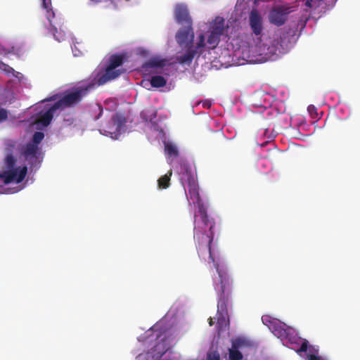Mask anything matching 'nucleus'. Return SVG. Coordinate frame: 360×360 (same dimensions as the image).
Listing matches in <instances>:
<instances>
[{
    "label": "nucleus",
    "mask_w": 360,
    "mask_h": 360,
    "mask_svg": "<svg viewBox=\"0 0 360 360\" xmlns=\"http://www.w3.org/2000/svg\"><path fill=\"white\" fill-rule=\"evenodd\" d=\"M141 115H142L143 117L146 121H150V122H152V121H153V120H154V119L156 117V115H157V114H156V111H155V110H153L151 111V113H150V117H148L147 116V115H146V111L143 112Z\"/></svg>",
    "instance_id": "26"
},
{
    "label": "nucleus",
    "mask_w": 360,
    "mask_h": 360,
    "mask_svg": "<svg viewBox=\"0 0 360 360\" xmlns=\"http://www.w3.org/2000/svg\"><path fill=\"white\" fill-rule=\"evenodd\" d=\"M51 0H42V6L44 9L46 10L47 14L46 17L49 21L50 22V24H51V18H54V12L53 11L52 8H51ZM50 32L53 34L54 38L58 41H61L64 39V35L63 34L58 33L57 28L56 27L51 26V28L50 29Z\"/></svg>",
    "instance_id": "16"
},
{
    "label": "nucleus",
    "mask_w": 360,
    "mask_h": 360,
    "mask_svg": "<svg viewBox=\"0 0 360 360\" xmlns=\"http://www.w3.org/2000/svg\"><path fill=\"white\" fill-rule=\"evenodd\" d=\"M295 34L296 30L290 28L280 30L279 38L276 39V44L279 45L283 50H287L291 46Z\"/></svg>",
    "instance_id": "12"
},
{
    "label": "nucleus",
    "mask_w": 360,
    "mask_h": 360,
    "mask_svg": "<svg viewBox=\"0 0 360 360\" xmlns=\"http://www.w3.org/2000/svg\"><path fill=\"white\" fill-rule=\"evenodd\" d=\"M207 360H220V356L217 352L209 354Z\"/></svg>",
    "instance_id": "28"
},
{
    "label": "nucleus",
    "mask_w": 360,
    "mask_h": 360,
    "mask_svg": "<svg viewBox=\"0 0 360 360\" xmlns=\"http://www.w3.org/2000/svg\"><path fill=\"white\" fill-rule=\"evenodd\" d=\"M180 180L182 184H187L189 198L193 203L198 205V212L203 224V226L200 224L194 226V239L198 256L204 259L207 257L219 274V285H216L214 288L218 297L217 323L222 326L229 321V307L231 306L232 302L233 281L226 271L219 268L212 255L211 245L214 240L215 222L212 218L208 217L206 207L200 199L196 177L192 170L186 165L181 167Z\"/></svg>",
    "instance_id": "1"
},
{
    "label": "nucleus",
    "mask_w": 360,
    "mask_h": 360,
    "mask_svg": "<svg viewBox=\"0 0 360 360\" xmlns=\"http://www.w3.org/2000/svg\"><path fill=\"white\" fill-rule=\"evenodd\" d=\"M109 128H110V129H113V128H114V127H113V125H112V124L110 125V124H108V126H107V127H105V129H104L103 130L105 131V130L109 129Z\"/></svg>",
    "instance_id": "31"
},
{
    "label": "nucleus",
    "mask_w": 360,
    "mask_h": 360,
    "mask_svg": "<svg viewBox=\"0 0 360 360\" xmlns=\"http://www.w3.org/2000/svg\"><path fill=\"white\" fill-rule=\"evenodd\" d=\"M167 60L158 57H154L146 61L143 67L145 68H163L166 65Z\"/></svg>",
    "instance_id": "19"
},
{
    "label": "nucleus",
    "mask_w": 360,
    "mask_h": 360,
    "mask_svg": "<svg viewBox=\"0 0 360 360\" xmlns=\"http://www.w3.org/2000/svg\"><path fill=\"white\" fill-rule=\"evenodd\" d=\"M291 12L290 8L285 6H277L274 7L269 15V22L272 25L280 27L285 24L288 15Z\"/></svg>",
    "instance_id": "8"
},
{
    "label": "nucleus",
    "mask_w": 360,
    "mask_h": 360,
    "mask_svg": "<svg viewBox=\"0 0 360 360\" xmlns=\"http://www.w3.org/2000/svg\"><path fill=\"white\" fill-rule=\"evenodd\" d=\"M98 107L100 110V112H99L98 116L97 117V119H98L100 117V116L101 115V114L103 112V108L100 105H98Z\"/></svg>",
    "instance_id": "30"
},
{
    "label": "nucleus",
    "mask_w": 360,
    "mask_h": 360,
    "mask_svg": "<svg viewBox=\"0 0 360 360\" xmlns=\"http://www.w3.org/2000/svg\"><path fill=\"white\" fill-rule=\"evenodd\" d=\"M294 330L292 332H290L289 335L285 340H288V342L292 345L298 346L300 345V348L295 349L292 347V349H295V351L300 354L301 352H306L307 350L309 353L307 354V360H321L320 356H319V350L316 349L314 346H309V342L306 339H302L300 337L294 335Z\"/></svg>",
    "instance_id": "7"
},
{
    "label": "nucleus",
    "mask_w": 360,
    "mask_h": 360,
    "mask_svg": "<svg viewBox=\"0 0 360 360\" xmlns=\"http://www.w3.org/2000/svg\"><path fill=\"white\" fill-rule=\"evenodd\" d=\"M95 84L93 82L87 84H78L72 88L66 90L63 96L56 102L59 109L73 107L80 103L82 99L86 96L94 88Z\"/></svg>",
    "instance_id": "3"
},
{
    "label": "nucleus",
    "mask_w": 360,
    "mask_h": 360,
    "mask_svg": "<svg viewBox=\"0 0 360 360\" xmlns=\"http://www.w3.org/2000/svg\"><path fill=\"white\" fill-rule=\"evenodd\" d=\"M307 111L312 119L319 120L320 118L317 112V108L314 105H309L307 108Z\"/></svg>",
    "instance_id": "24"
},
{
    "label": "nucleus",
    "mask_w": 360,
    "mask_h": 360,
    "mask_svg": "<svg viewBox=\"0 0 360 360\" xmlns=\"http://www.w3.org/2000/svg\"><path fill=\"white\" fill-rule=\"evenodd\" d=\"M44 138V134L41 131H36L32 136L31 141L32 143L39 146V145Z\"/></svg>",
    "instance_id": "23"
},
{
    "label": "nucleus",
    "mask_w": 360,
    "mask_h": 360,
    "mask_svg": "<svg viewBox=\"0 0 360 360\" xmlns=\"http://www.w3.org/2000/svg\"><path fill=\"white\" fill-rule=\"evenodd\" d=\"M167 80L160 75L153 76L150 79V84L153 87L160 88L166 85Z\"/></svg>",
    "instance_id": "21"
},
{
    "label": "nucleus",
    "mask_w": 360,
    "mask_h": 360,
    "mask_svg": "<svg viewBox=\"0 0 360 360\" xmlns=\"http://www.w3.org/2000/svg\"><path fill=\"white\" fill-rule=\"evenodd\" d=\"M124 57L122 55L113 54L109 58V65L105 69V73L98 79V85H103L118 77L123 71L121 70H115L117 68L122 65Z\"/></svg>",
    "instance_id": "6"
},
{
    "label": "nucleus",
    "mask_w": 360,
    "mask_h": 360,
    "mask_svg": "<svg viewBox=\"0 0 360 360\" xmlns=\"http://www.w3.org/2000/svg\"><path fill=\"white\" fill-rule=\"evenodd\" d=\"M196 216H195V219H194V221L195 223L196 222V219H195Z\"/></svg>",
    "instance_id": "34"
},
{
    "label": "nucleus",
    "mask_w": 360,
    "mask_h": 360,
    "mask_svg": "<svg viewBox=\"0 0 360 360\" xmlns=\"http://www.w3.org/2000/svg\"><path fill=\"white\" fill-rule=\"evenodd\" d=\"M269 328L274 335L281 340H285L289 335L290 332L293 331V328L288 326L285 323L280 321H274L269 325Z\"/></svg>",
    "instance_id": "13"
},
{
    "label": "nucleus",
    "mask_w": 360,
    "mask_h": 360,
    "mask_svg": "<svg viewBox=\"0 0 360 360\" xmlns=\"http://www.w3.org/2000/svg\"><path fill=\"white\" fill-rule=\"evenodd\" d=\"M175 18L179 24L184 25H192V19L189 15L187 8L183 5H177L175 8Z\"/></svg>",
    "instance_id": "15"
},
{
    "label": "nucleus",
    "mask_w": 360,
    "mask_h": 360,
    "mask_svg": "<svg viewBox=\"0 0 360 360\" xmlns=\"http://www.w3.org/2000/svg\"><path fill=\"white\" fill-rule=\"evenodd\" d=\"M249 25L255 36L262 34L264 30L263 19L260 12L257 8L252 9L249 14Z\"/></svg>",
    "instance_id": "11"
},
{
    "label": "nucleus",
    "mask_w": 360,
    "mask_h": 360,
    "mask_svg": "<svg viewBox=\"0 0 360 360\" xmlns=\"http://www.w3.org/2000/svg\"><path fill=\"white\" fill-rule=\"evenodd\" d=\"M126 122L125 118L120 115L115 114L112 115L108 122V124L113 125L114 128L105 130V132L111 136V137L118 136Z\"/></svg>",
    "instance_id": "14"
},
{
    "label": "nucleus",
    "mask_w": 360,
    "mask_h": 360,
    "mask_svg": "<svg viewBox=\"0 0 360 360\" xmlns=\"http://www.w3.org/2000/svg\"><path fill=\"white\" fill-rule=\"evenodd\" d=\"M20 155L25 158L31 166H34L38 162L41 155V148L29 142L22 148Z\"/></svg>",
    "instance_id": "9"
},
{
    "label": "nucleus",
    "mask_w": 360,
    "mask_h": 360,
    "mask_svg": "<svg viewBox=\"0 0 360 360\" xmlns=\"http://www.w3.org/2000/svg\"><path fill=\"white\" fill-rule=\"evenodd\" d=\"M13 148L14 144H9L6 148L8 153L4 158V165L6 170L0 174V177L5 184L20 183L24 180L27 173V166L15 167L17 160L13 155Z\"/></svg>",
    "instance_id": "2"
},
{
    "label": "nucleus",
    "mask_w": 360,
    "mask_h": 360,
    "mask_svg": "<svg viewBox=\"0 0 360 360\" xmlns=\"http://www.w3.org/2000/svg\"><path fill=\"white\" fill-rule=\"evenodd\" d=\"M172 175V171L169 170L166 174L162 176L158 180V188L160 189L167 188L170 186V179Z\"/></svg>",
    "instance_id": "20"
},
{
    "label": "nucleus",
    "mask_w": 360,
    "mask_h": 360,
    "mask_svg": "<svg viewBox=\"0 0 360 360\" xmlns=\"http://www.w3.org/2000/svg\"><path fill=\"white\" fill-rule=\"evenodd\" d=\"M59 109L56 103L50 107L46 111L44 112H41L37 119L36 120V122L38 124H41L44 127H47L51 123L54 112Z\"/></svg>",
    "instance_id": "17"
},
{
    "label": "nucleus",
    "mask_w": 360,
    "mask_h": 360,
    "mask_svg": "<svg viewBox=\"0 0 360 360\" xmlns=\"http://www.w3.org/2000/svg\"><path fill=\"white\" fill-rule=\"evenodd\" d=\"M165 153L169 157H177L179 155L177 148L171 143L165 145Z\"/></svg>",
    "instance_id": "22"
},
{
    "label": "nucleus",
    "mask_w": 360,
    "mask_h": 360,
    "mask_svg": "<svg viewBox=\"0 0 360 360\" xmlns=\"http://www.w3.org/2000/svg\"><path fill=\"white\" fill-rule=\"evenodd\" d=\"M194 32L192 25H184L176 34V40L181 47L193 46Z\"/></svg>",
    "instance_id": "10"
},
{
    "label": "nucleus",
    "mask_w": 360,
    "mask_h": 360,
    "mask_svg": "<svg viewBox=\"0 0 360 360\" xmlns=\"http://www.w3.org/2000/svg\"><path fill=\"white\" fill-rule=\"evenodd\" d=\"M224 24L225 20L221 16H217L210 22L205 49L212 50L218 46L221 37L224 32Z\"/></svg>",
    "instance_id": "4"
},
{
    "label": "nucleus",
    "mask_w": 360,
    "mask_h": 360,
    "mask_svg": "<svg viewBox=\"0 0 360 360\" xmlns=\"http://www.w3.org/2000/svg\"><path fill=\"white\" fill-rule=\"evenodd\" d=\"M262 321L264 324L266 325L269 327V325L271 324V321H277L276 319H272L269 316H263L262 317Z\"/></svg>",
    "instance_id": "27"
},
{
    "label": "nucleus",
    "mask_w": 360,
    "mask_h": 360,
    "mask_svg": "<svg viewBox=\"0 0 360 360\" xmlns=\"http://www.w3.org/2000/svg\"><path fill=\"white\" fill-rule=\"evenodd\" d=\"M186 53L176 56V61L181 65H191L195 56L198 57L203 53L205 48V37L204 34H200L198 37V41L195 46H189L185 47Z\"/></svg>",
    "instance_id": "5"
},
{
    "label": "nucleus",
    "mask_w": 360,
    "mask_h": 360,
    "mask_svg": "<svg viewBox=\"0 0 360 360\" xmlns=\"http://www.w3.org/2000/svg\"><path fill=\"white\" fill-rule=\"evenodd\" d=\"M209 324H210V326H211L213 325V321H212V318H210V319H209Z\"/></svg>",
    "instance_id": "33"
},
{
    "label": "nucleus",
    "mask_w": 360,
    "mask_h": 360,
    "mask_svg": "<svg viewBox=\"0 0 360 360\" xmlns=\"http://www.w3.org/2000/svg\"><path fill=\"white\" fill-rule=\"evenodd\" d=\"M56 96L57 95H55L52 97H51L49 99H48V101H53V100H56Z\"/></svg>",
    "instance_id": "32"
},
{
    "label": "nucleus",
    "mask_w": 360,
    "mask_h": 360,
    "mask_svg": "<svg viewBox=\"0 0 360 360\" xmlns=\"http://www.w3.org/2000/svg\"><path fill=\"white\" fill-rule=\"evenodd\" d=\"M311 3H312V0H307V1H306L305 5H306L307 6H308V7H312V4H311Z\"/></svg>",
    "instance_id": "29"
},
{
    "label": "nucleus",
    "mask_w": 360,
    "mask_h": 360,
    "mask_svg": "<svg viewBox=\"0 0 360 360\" xmlns=\"http://www.w3.org/2000/svg\"><path fill=\"white\" fill-rule=\"evenodd\" d=\"M8 111L3 108H0V124L5 122L8 118Z\"/></svg>",
    "instance_id": "25"
},
{
    "label": "nucleus",
    "mask_w": 360,
    "mask_h": 360,
    "mask_svg": "<svg viewBox=\"0 0 360 360\" xmlns=\"http://www.w3.org/2000/svg\"><path fill=\"white\" fill-rule=\"evenodd\" d=\"M242 345L240 340H235L232 342V347L229 349V356L230 360H241L243 359L242 353L238 349Z\"/></svg>",
    "instance_id": "18"
}]
</instances>
